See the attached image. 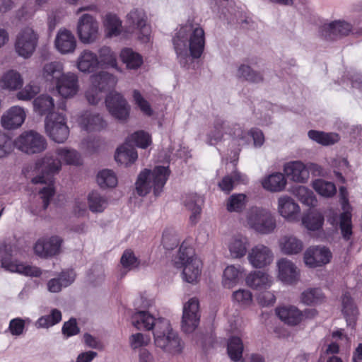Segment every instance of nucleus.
Returning <instances> with one entry per match:
<instances>
[{
    "label": "nucleus",
    "instance_id": "obj_1",
    "mask_svg": "<svg viewBox=\"0 0 362 362\" xmlns=\"http://www.w3.org/2000/svg\"><path fill=\"white\" fill-rule=\"evenodd\" d=\"M81 163V156L79 153L67 147L58 148L54 151L47 153L42 159L36 162L35 169L41 173L42 175L33 177L32 182L34 184L46 185L40 189V195L45 209L48 206L54 194L52 176L61 170L63 164L78 165Z\"/></svg>",
    "mask_w": 362,
    "mask_h": 362
},
{
    "label": "nucleus",
    "instance_id": "obj_2",
    "mask_svg": "<svg viewBox=\"0 0 362 362\" xmlns=\"http://www.w3.org/2000/svg\"><path fill=\"white\" fill-rule=\"evenodd\" d=\"M172 43L180 64L189 67L204 52L206 44L204 28L199 23L189 19L174 30Z\"/></svg>",
    "mask_w": 362,
    "mask_h": 362
},
{
    "label": "nucleus",
    "instance_id": "obj_3",
    "mask_svg": "<svg viewBox=\"0 0 362 362\" xmlns=\"http://www.w3.org/2000/svg\"><path fill=\"white\" fill-rule=\"evenodd\" d=\"M192 245V238L184 240L173 259V264L182 272V278L185 281L194 284L200 279L202 262L196 255Z\"/></svg>",
    "mask_w": 362,
    "mask_h": 362
},
{
    "label": "nucleus",
    "instance_id": "obj_4",
    "mask_svg": "<svg viewBox=\"0 0 362 362\" xmlns=\"http://www.w3.org/2000/svg\"><path fill=\"white\" fill-rule=\"evenodd\" d=\"M169 175L170 170L168 166L157 165L152 170L144 169L140 172L135 182L136 193L144 197L153 190L156 197L159 196Z\"/></svg>",
    "mask_w": 362,
    "mask_h": 362
},
{
    "label": "nucleus",
    "instance_id": "obj_5",
    "mask_svg": "<svg viewBox=\"0 0 362 362\" xmlns=\"http://www.w3.org/2000/svg\"><path fill=\"white\" fill-rule=\"evenodd\" d=\"M155 345L163 351L177 355L182 353L184 344L178 334L173 330L169 320H163L153 332Z\"/></svg>",
    "mask_w": 362,
    "mask_h": 362
},
{
    "label": "nucleus",
    "instance_id": "obj_6",
    "mask_svg": "<svg viewBox=\"0 0 362 362\" xmlns=\"http://www.w3.org/2000/svg\"><path fill=\"white\" fill-rule=\"evenodd\" d=\"M147 21V15L144 9L132 8L125 17L127 23L124 31L125 37L129 38L133 34H135L141 42H148L151 40V28Z\"/></svg>",
    "mask_w": 362,
    "mask_h": 362
},
{
    "label": "nucleus",
    "instance_id": "obj_7",
    "mask_svg": "<svg viewBox=\"0 0 362 362\" xmlns=\"http://www.w3.org/2000/svg\"><path fill=\"white\" fill-rule=\"evenodd\" d=\"M244 223L262 235L273 233L276 227V218L272 213L267 209L259 206L252 207L247 211Z\"/></svg>",
    "mask_w": 362,
    "mask_h": 362
},
{
    "label": "nucleus",
    "instance_id": "obj_8",
    "mask_svg": "<svg viewBox=\"0 0 362 362\" xmlns=\"http://www.w3.org/2000/svg\"><path fill=\"white\" fill-rule=\"evenodd\" d=\"M117 78L106 71H100L90 76V84L85 91V97L89 104H98L103 98V93L114 88Z\"/></svg>",
    "mask_w": 362,
    "mask_h": 362
},
{
    "label": "nucleus",
    "instance_id": "obj_9",
    "mask_svg": "<svg viewBox=\"0 0 362 362\" xmlns=\"http://www.w3.org/2000/svg\"><path fill=\"white\" fill-rule=\"evenodd\" d=\"M340 203L343 212L338 217L333 210L327 214V221L332 225L339 226L341 234L346 240H350L352 235L351 206L348 200V192L345 187L339 188Z\"/></svg>",
    "mask_w": 362,
    "mask_h": 362
},
{
    "label": "nucleus",
    "instance_id": "obj_10",
    "mask_svg": "<svg viewBox=\"0 0 362 362\" xmlns=\"http://www.w3.org/2000/svg\"><path fill=\"white\" fill-rule=\"evenodd\" d=\"M40 33L33 25H28L18 31L16 36L14 49L20 57L30 58L38 46Z\"/></svg>",
    "mask_w": 362,
    "mask_h": 362
},
{
    "label": "nucleus",
    "instance_id": "obj_11",
    "mask_svg": "<svg viewBox=\"0 0 362 362\" xmlns=\"http://www.w3.org/2000/svg\"><path fill=\"white\" fill-rule=\"evenodd\" d=\"M20 256L21 253L16 249H11L4 253L0 252L1 267L7 271L26 276L37 277L41 275L42 272L38 267L20 261Z\"/></svg>",
    "mask_w": 362,
    "mask_h": 362
},
{
    "label": "nucleus",
    "instance_id": "obj_12",
    "mask_svg": "<svg viewBox=\"0 0 362 362\" xmlns=\"http://www.w3.org/2000/svg\"><path fill=\"white\" fill-rule=\"evenodd\" d=\"M76 33L82 44H93L100 37L99 23L93 16L84 13L77 20Z\"/></svg>",
    "mask_w": 362,
    "mask_h": 362
},
{
    "label": "nucleus",
    "instance_id": "obj_13",
    "mask_svg": "<svg viewBox=\"0 0 362 362\" xmlns=\"http://www.w3.org/2000/svg\"><path fill=\"white\" fill-rule=\"evenodd\" d=\"M47 135L57 143H64L69 137V129L66 117L63 112H54L47 115L45 120Z\"/></svg>",
    "mask_w": 362,
    "mask_h": 362
},
{
    "label": "nucleus",
    "instance_id": "obj_14",
    "mask_svg": "<svg viewBox=\"0 0 362 362\" xmlns=\"http://www.w3.org/2000/svg\"><path fill=\"white\" fill-rule=\"evenodd\" d=\"M15 147L27 154L39 153L47 148V141L43 136L35 131L22 132L13 141Z\"/></svg>",
    "mask_w": 362,
    "mask_h": 362
},
{
    "label": "nucleus",
    "instance_id": "obj_15",
    "mask_svg": "<svg viewBox=\"0 0 362 362\" xmlns=\"http://www.w3.org/2000/svg\"><path fill=\"white\" fill-rule=\"evenodd\" d=\"M105 105L109 113L114 118L120 121L128 119L131 107L121 93L110 92L105 98Z\"/></svg>",
    "mask_w": 362,
    "mask_h": 362
},
{
    "label": "nucleus",
    "instance_id": "obj_16",
    "mask_svg": "<svg viewBox=\"0 0 362 362\" xmlns=\"http://www.w3.org/2000/svg\"><path fill=\"white\" fill-rule=\"evenodd\" d=\"M199 300L196 298H191L183 305L182 330L185 333H192L199 326Z\"/></svg>",
    "mask_w": 362,
    "mask_h": 362
},
{
    "label": "nucleus",
    "instance_id": "obj_17",
    "mask_svg": "<svg viewBox=\"0 0 362 362\" xmlns=\"http://www.w3.org/2000/svg\"><path fill=\"white\" fill-rule=\"evenodd\" d=\"M276 204V211L284 220L290 223L299 221L300 206L291 196L281 195L277 199Z\"/></svg>",
    "mask_w": 362,
    "mask_h": 362
},
{
    "label": "nucleus",
    "instance_id": "obj_18",
    "mask_svg": "<svg viewBox=\"0 0 362 362\" xmlns=\"http://www.w3.org/2000/svg\"><path fill=\"white\" fill-rule=\"evenodd\" d=\"M27 118V110L18 105L8 108L1 116L0 123L6 130H16L22 127Z\"/></svg>",
    "mask_w": 362,
    "mask_h": 362
},
{
    "label": "nucleus",
    "instance_id": "obj_19",
    "mask_svg": "<svg viewBox=\"0 0 362 362\" xmlns=\"http://www.w3.org/2000/svg\"><path fill=\"white\" fill-rule=\"evenodd\" d=\"M332 254L325 246H310L303 254V262L310 268L322 267L330 262Z\"/></svg>",
    "mask_w": 362,
    "mask_h": 362
},
{
    "label": "nucleus",
    "instance_id": "obj_20",
    "mask_svg": "<svg viewBox=\"0 0 362 362\" xmlns=\"http://www.w3.org/2000/svg\"><path fill=\"white\" fill-rule=\"evenodd\" d=\"M276 278L285 284L293 285L300 279V269L296 264L286 257L279 259L276 262Z\"/></svg>",
    "mask_w": 362,
    "mask_h": 362
},
{
    "label": "nucleus",
    "instance_id": "obj_21",
    "mask_svg": "<svg viewBox=\"0 0 362 362\" xmlns=\"http://www.w3.org/2000/svg\"><path fill=\"white\" fill-rule=\"evenodd\" d=\"M272 250L263 244L253 246L247 254V260L254 268H264L269 266L274 260Z\"/></svg>",
    "mask_w": 362,
    "mask_h": 362
},
{
    "label": "nucleus",
    "instance_id": "obj_22",
    "mask_svg": "<svg viewBox=\"0 0 362 362\" xmlns=\"http://www.w3.org/2000/svg\"><path fill=\"white\" fill-rule=\"evenodd\" d=\"M62 240L57 235L46 236L38 239L33 250L36 255L47 258L59 253Z\"/></svg>",
    "mask_w": 362,
    "mask_h": 362
},
{
    "label": "nucleus",
    "instance_id": "obj_23",
    "mask_svg": "<svg viewBox=\"0 0 362 362\" xmlns=\"http://www.w3.org/2000/svg\"><path fill=\"white\" fill-rule=\"evenodd\" d=\"M276 315L278 317L288 325H296L301 322L304 318L308 317L310 313L312 316L315 314V310L302 312L293 305H281L275 309Z\"/></svg>",
    "mask_w": 362,
    "mask_h": 362
},
{
    "label": "nucleus",
    "instance_id": "obj_24",
    "mask_svg": "<svg viewBox=\"0 0 362 362\" xmlns=\"http://www.w3.org/2000/svg\"><path fill=\"white\" fill-rule=\"evenodd\" d=\"M283 171L286 178L296 183H306L310 178L308 166L301 160L286 163L283 166Z\"/></svg>",
    "mask_w": 362,
    "mask_h": 362
},
{
    "label": "nucleus",
    "instance_id": "obj_25",
    "mask_svg": "<svg viewBox=\"0 0 362 362\" xmlns=\"http://www.w3.org/2000/svg\"><path fill=\"white\" fill-rule=\"evenodd\" d=\"M54 48L62 54H73L77 47L74 35L68 29L60 28L54 41Z\"/></svg>",
    "mask_w": 362,
    "mask_h": 362
},
{
    "label": "nucleus",
    "instance_id": "obj_26",
    "mask_svg": "<svg viewBox=\"0 0 362 362\" xmlns=\"http://www.w3.org/2000/svg\"><path fill=\"white\" fill-rule=\"evenodd\" d=\"M59 94L65 98L75 96L79 91L78 77L73 72L64 73L56 83Z\"/></svg>",
    "mask_w": 362,
    "mask_h": 362
},
{
    "label": "nucleus",
    "instance_id": "obj_27",
    "mask_svg": "<svg viewBox=\"0 0 362 362\" xmlns=\"http://www.w3.org/2000/svg\"><path fill=\"white\" fill-rule=\"evenodd\" d=\"M104 35L107 38H113L122 37L127 39L124 36V31L122 25V21L119 16L115 13L109 12L102 18Z\"/></svg>",
    "mask_w": 362,
    "mask_h": 362
},
{
    "label": "nucleus",
    "instance_id": "obj_28",
    "mask_svg": "<svg viewBox=\"0 0 362 362\" xmlns=\"http://www.w3.org/2000/svg\"><path fill=\"white\" fill-rule=\"evenodd\" d=\"M78 126L87 132H100L107 127V122L101 115L90 111L81 113L77 120Z\"/></svg>",
    "mask_w": 362,
    "mask_h": 362
},
{
    "label": "nucleus",
    "instance_id": "obj_29",
    "mask_svg": "<svg viewBox=\"0 0 362 362\" xmlns=\"http://www.w3.org/2000/svg\"><path fill=\"white\" fill-rule=\"evenodd\" d=\"M226 245L230 257L233 259H240L248 254L250 241L247 237L238 234L230 237Z\"/></svg>",
    "mask_w": 362,
    "mask_h": 362
},
{
    "label": "nucleus",
    "instance_id": "obj_30",
    "mask_svg": "<svg viewBox=\"0 0 362 362\" xmlns=\"http://www.w3.org/2000/svg\"><path fill=\"white\" fill-rule=\"evenodd\" d=\"M166 319L159 317L156 318L149 312L145 310H139L135 312L131 317L132 325L138 329L154 330L161 321Z\"/></svg>",
    "mask_w": 362,
    "mask_h": 362
},
{
    "label": "nucleus",
    "instance_id": "obj_31",
    "mask_svg": "<svg viewBox=\"0 0 362 362\" xmlns=\"http://www.w3.org/2000/svg\"><path fill=\"white\" fill-rule=\"evenodd\" d=\"M245 269L240 264H229L223 269L221 284L225 288L232 289L240 284L245 276Z\"/></svg>",
    "mask_w": 362,
    "mask_h": 362
},
{
    "label": "nucleus",
    "instance_id": "obj_32",
    "mask_svg": "<svg viewBox=\"0 0 362 362\" xmlns=\"http://www.w3.org/2000/svg\"><path fill=\"white\" fill-rule=\"evenodd\" d=\"M273 283V277L267 272L263 271L252 272L245 278L246 285L259 291L268 289Z\"/></svg>",
    "mask_w": 362,
    "mask_h": 362
},
{
    "label": "nucleus",
    "instance_id": "obj_33",
    "mask_svg": "<svg viewBox=\"0 0 362 362\" xmlns=\"http://www.w3.org/2000/svg\"><path fill=\"white\" fill-rule=\"evenodd\" d=\"M23 83L22 74L16 69H8L0 76V87L4 90L16 91L22 88Z\"/></svg>",
    "mask_w": 362,
    "mask_h": 362
},
{
    "label": "nucleus",
    "instance_id": "obj_34",
    "mask_svg": "<svg viewBox=\"0 0 362 362\" xmlns=\"http://www.w3.org/2000/svg\"><path fill=\"white\" fill-rule=\"evenodd\" d=\"M281 252L286 255H295L300 253L304 247L303 241L293 235H282L278 240Z\"/></svg>",
    "mask_w": 362,
    "mask_h": 362
},
{
    "label": "nucleus",
    "instance_id": "obj_35",
    "mask_svg": "<svg viewBox=\"0 0 362 362\" xmlns=\"http://www.w3.org/2000/svg\"><path fill=\"white\" fill-rule=\"evenodd\" d=\"M97 54L86 49L81 51L76 60V69L83 74H89L94 71L98 66Z\"/></svg>",
    "mask_w": 362,
    "mask_h": 362
},
{
    "label": "nucleus",
    "instance_id": "obj_36",
    "mask_svg": "<svg viewBox=\"0 0 362 362\" xmlns=\"http://www.w3.org/2000/svg\"><path fill=\"white\" fill-rule=\"evenodd\" d=\"M262 187L270 192H280L285 189L287 185V180L284 173L274 172L265 175L261 180Z\"/></svg>",
    "mask_w": 362,
    "mask_h": 362
},
{
    "label": "nucleus",
    "instance_id": "obj_37",
    "mask_svg": "<svg viewBox=\"0 0 362 362\" xmlns=\"http://www.w3.org/2000/svg\"><path fill=\"white\" fill-rule=\"evenodd\" d=\"M137 158V151L128 141L116 149L115 159L120 165L129 166L133 164Z\"/></svg>",
    "mask_w": 362,
    "mask_h": 362
},
{
    "label": "nucleus",
    "instance_id": "obj_38",
    "mask_svg": "<svg viewBox=\"0 0 362 362\" xmlns=\"http://www.w3.org/2000/svg\"><path fill=\"white\" fill-rule=\"evenodd\" d=\"M119 59L128 70H137L144 63L143 57L130 47H124L119 52Z\"/></svg>",
    "mask_w": 362,
    "mask_h": 362
},
{
    "label": "nucleus",
    "instance_id": "obj_39",
    "mask_svg": "<svg viewBox=\"0 0 362 362\" xmlns=\"http://www.w3.org/2000/svg\"><path fill=\"white\" fill-rule=\"evenodd\" d=\"M64 74L63 64L57 61L46 63L41 71V76L46 82L55 84Z\"/></svg>",
    "mask_w": 362,
    "mask_h": 362
},
{
    "label": "nucleus",
    "instance_id": "obj_40",
    "mask_svg": "<svg viewBox=\"0 0 362 362\" xmlns=\"http://www.w3.org/2000/svg\"><path fill=\"white\" fill-rule=\"evenodd\" d=\"M248 182L247 177L237 171L234 170L231 174L226 175L219 182L218 187L226 194L232 191L237 185L240 184H246Z\"/></svg>",
    "mask_w": 362,
    "mask_h": 362
},
{
    "label": "nucleus",
    "instance_id": "obj_41",
    "mask_svg": "<svg viewBox=\"0 0 362 362\" xmlns=\"http://www.w3.org/2000/svg\"><path fill=\"white\" fill-rule=\"evenodd\" d=\"M97 59L98 67L118 69L116 54L108 46H103L98 49Z\"/></svg>",
    "mask_w": 362,
    "mask_h": 362
},
{
    "label": "nucleus",
    "instance_id": "obj_42",
    "mask_svg": "<svg viewBox=\"0 0 362 362\" xmlns=\"http://www.w3.org/2000/svg\"><path fill=\"white\" fill-rule=\"evenodd\" d=\"M203 199L202 197L196 193H189L185 194L183 197V204L185 207L191 211L190 221L192 223H196L198 216L202 211V204Z\"/></svg>",
    "mask_w": 362,
    "mask_h": 362
},
{
    "label": "nucleus",
    "instance_id": "obj_43",
    "mask_svg": "<svg viewBox=\"0 0 362 362\" xmlns=\"http://www.w3.org/2000/svg\"><path fill=\"white\" fill-rule=\"evenodd\" d=\"M324 216L317 211H309L302 217V225L310 231H317L322 228Z\"/></svg>",
    "mask_w": 362,
    "mask_h": 362
},
{
    "label": "nucleus",
    "instance_id": "obj_44",
    "mask_svg": "<svg viewBox=\"0 0 362 362\" xmlns=\"http://www.w3.org/2000/svg\"><path fill=\"white\" fill-rule=\"evenodd\" d=\"M33 105L34 111L41 115L47 116L54 112L52 111L54 108V101L49 95L42 94L35 98Z\"/></svg>",
    "mask_w": 362,
    "mask_h": 362
},
{
    "label": "nucleus",
    "instance_id": "obj_45",
    "mask_svg": "<svg viewBox=\"0 0 362 362\" xmlns=\"http://www.w3.org/2000/svg\"><path fill=\"white\" fill-rule=\"evenodd\" d=\"M89 210L93 213H102L108 206L107 198L98 191H92L87 196Z\"/></svg>",
    "mask_w": 362,
    "mask_h": 362
},
{
    "label": "nucleus",
    "instance_id": "obj_46",
    "mask_svg": "<svg viewBox=\"0 0 362 362\" xmlns=\"http://www.w3.org/2000/svg\"><path fill=\"white\" fill-rule=\"evenodd\" d=\"M311 185L314 190L323 197H332L337 192L336 186L332 182L322 178L314 180Z\"/></svg>",
    "mask_w": 362,
    "mask_h": 362
},
{
    "label": "nucleus",
    "instance_id": "obj_47",
    "mask_svg": "<svg viewBox=\"0 0 362 362\" xmlns=\"http://www.w3.org/2000/svg\"><path fill=\"white\" fill-rule=\"evenodd\" d=\"M232 302L242 309L249 308L253 303L252 292L246 288H239L232 293Z\"/></svg>",
    "mask_w": 362,
    "mask_h": 362
},
{
    "label": "nucleus",
    "instance_id": "obj_48",
    "mask_svg": "<svg viewBox=\"0 0 362 362\" xmlns=\"http://www.w3.org/2000/svg\"><path fill=\"white\" fill-rule=\"evenodd\" d=\"M308 136L312 141L323 146L334 144L339 140V136L337 134L316 130H310Z\"/></svg>",
    "mask_w": 362,
    "mask_h": 362
},
{
    "label": "nucleus",
    "instance_id": "obj_49",
    "mask_svg": "<svg viewBox=\"0 0 362 362\" xmlns=\"http://www.w3.org/2000/svg\"><path fill=\"white\" fill-rule=\"evenodd\" d=\"M151 341V337L148 334L143 332H135L129 335L128 342L129 347L133 351L140 352L148 346Z\"/></svg>",
    "mask_w": 362,
    "mask_h": 362
},
{
    "label": "nucleus",
    "instance_id": "obj_50",
    "mask_svg": "<svg viewBox=\"0 0 362 362\" xmlns=\"http://www.w3.org/2000/svg\"><path fill=\"white\" fill-rule=\"evenodd\" d=\"M248 202L247 197L243 193H235L230 195L226 200V206L229 212H240Z\"/></svg>",
    "mask_w": 362,
    "mask_h": 362
},
{
    "label": "nucleus",
    "instance_id": "obj_51",
    "mask_svg": "<svg viewBox=\"0 0 362 362\" xmlns=\"http://www.w3.org/2000/svg\"><path fill=\"white\" fill-rule=\"evenodd\" d=\"M342 312L347 325L353 327L356 320L358 311L351 298L346 294L342 297Z\"/></svg>",
    "mask_w": 362,
    "mask_h": 362
},
{
    "label": "nucleus",
    "instance_id": "obj_52",
    "mask_svg": "<svg viewBox=\"0 0 362 362\" xmlns=\"http://www.w3.org/2000/svg\"><path fill=\"white\" fill-rule=\"evenodd\" d=\"M293 194L304 205L308 207L317 206V199L312 190L305 186L298 187L293 192Z\"/></svg>",
    "mask_w": 362,
    "mask_h": 362
},
{
    "label": "nucleus",
    "instance_id": "obj_53",
    "mask_svg": "<svg viewBox=\"0 0 362 362\" xmlns=\"http://www.w3.org/2000/svg\"><path fill=\"white\" fill-rule=\"evenodd\" d=\"M97 182L101 188L107 189L115 187L118 180L114 171L105 169L98 173Z\"/></svg>",
    "mask_w": 362,
    "mask_h": 362
},
{
    "label": "nucleus",
    "instance_id": "obj_54",
    "mask_svg": "<svg viewBox=\"0 0 362 362\" xmlns=\"http://www.w3.org/2000/svg\"><path fill=\"white\" fill-rule=\"evenodd\" d=\"M300 298L304 304L313 305L322 303L325 300V295L320 288H310L302 293Z\"/></svg>",
    "mask_w": 362,
    "mask_h": 362
},
{
    "label": "nucleus",
    "instance_id": "obj_55",
    "mask_svg": "<svg viewBox=\"0 0 362 362\" xmlns=\"http://www.w3.org/2000/svg\"><path fill=\"white\" fill-rule=\"evenodd\" d=\"M232 136V139L238 146H248L251 144L250 129L244 130L239 125H234L229 132Z\"/></svg>",
    "mask_w": 362,
    "mask_h": 362
},
{
    "label": "nucleus",
    "instance_id": "obj_56",
    "mask_svg": "<svg viewBox=\"0 0 362 362\" xmlns=\"http://www.w3.org/2000/svg\"><path fill=\"white\" fill-rule=\"evenodd\" d=\"M18 90L16 94L17 100L21 101H29L33 99L40 93V88L37 83L30 82L24 87L22 86V88Z\"/></svg>",
    "mask_w": 362,
    "mask_h": 362
},
{
    "label": "nucleus",
    "instance_id": "obj_57",
    "mask_svg": "<svg viewBox=\"0 0 362 362\" xmlns=\"http://www.w3.org/2000/svg\"><path fill=\"white\" fill-rule=\"evenodd\" d=\"M325 29L336 35H346L352 29V25L343 20H337L325 25Z\"/></svg>",
    "mask_w": 362,
    "mask_h": 362
},
{
    "label": "nucleus",
    "instance_id": "obj_58",
    "mask_svg": "<svg viewBox=\"0 0 362 362\" xmlns=\"http://www.w3.org/2000/svg\"><path fill=\"white\" fill-rule=\"evenodd\" d=\"M62 320V313L57 309H52L49 315L42 316L35 322L37 328H48Z\"/></svg>",
    "mask_w": 362,
    "mask_h": 362
},
{
    "label": "nucleus",
    "instance_id": "obj_59",
    "mask_svg": "<svg viewBox=\"0 0 362 362\" xmlns=\"http://www.w3.org/2000/svg\"><path fill=\"white\" fill-rule=\"evenodd\" d=\"M243 345L239 337H231L228 343V354L229 357L235 361H239L242 358Z\"/></svg>",
    "mask_w": 362,
    "mask_h": 362
},
{
    "label": "nucleus",
    "instance_id": "obj_60",
    "mask_svg": "<svg viewBox=\"0 0 362 362\" xmlns=\"http://www.w3.org/2000/svg\"><path fill=\"white\" fill-rule=\"evenodd\" d=\"M228 129V126L223 121H217L214 129L208 136V144L210 145H216L221 141L223 137L224 133Z\"/></svg>",
    "mask_w": 362,
    "mask_h": 362
},
{
    "label": "nucleus",
    "instance_id": "obj_61",
    "mask_svg": "<svg viewBox=\"0 0 362 362\" xmlns=\"http://www.w3.org/2000/svg\"><path fill=\"white\" fill-rule=\"evenodd\" d=\"M128 140L141 148H146L152 144L151 136L144 131L135 132L129 136Z\"/></svg>",
    "mask_w": 362,
    "mask_h": 362
},
{
    "label": "nucleus",
    "instance_id": "obj_62",
    "mask_svg": "<svg viewBox=\"0 0 362 362\" xmlns=\"http://www.w3.org/2000/svg\"><path fill=\"white\" fill-rule=\"evenodd\" d=\"M133 102L140 111L146 116H151L153 113V109L144 97L138 90H134L132 92Z\"/></svg>",
    "mask_w": 362,
    "mask_h": 362
},
{
    "label": "nucleus",
    "instance_id": "obj_63",
    "mask_svg": "<svg viewBox=\"0 0 362 362\" xmlns=\"http://www.w3.org/2000/svg\"><path fill=\"white\" fill-rule=\"evenodd\" d=\"M237 76L239 78H243L247 81L255 83H258L262 80V76L259 73L252 71L249 66L245 64L239 66Z\"/></svg>",
    "mask_w": 362,
    "mask_h": 362
},
{
    "label": "nucleus",
    "instance_id": "obj_64",
    "mask_svg": "<svg viewBox=\"0 0 362 362\" xmlns=\"http://www.w3.org/2000/svg\"><path fill=\"white\" fill-rule=\"evenodd\" d=\"M121 264L127 270H132L137 268L139 265V261L135 256L132 250H126L123 252L121 259Z\"/></svg>",
    "mask_w": 362,
    "mask_h": 362
}]
</instances>
